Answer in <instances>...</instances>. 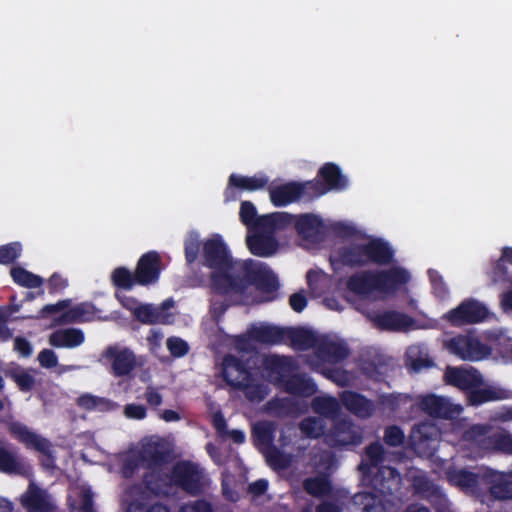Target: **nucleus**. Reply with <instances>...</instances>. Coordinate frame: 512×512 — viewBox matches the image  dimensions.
Masks as SVG:
<instances>
[{
  "label": "nucleus",
  "mask_w": 512,
  "mask_h": 512,
  "mask_svg": "<svg viewBox=\"0 0 512 512\" xmlns=\"http://www.w3.org/2000/svg\"><path fill=\"white\" fill-rule=\"evenodd\" d=\"M203 259V265L212 270L209 275L211 291L219 296H228L229 283L234 281L243 261L232 258L227 245L219 235L204 242Z\"/></svg>",
  "instance_id": "f257e3e1"
},
{
  "label": "nucleus",
  "mask_w": 512,
  "mask_h": 512,
  "mask_svg": "<svg viewBox=\"0 0 512 512\" xmlns=\"http://www.w3.org/2000/svg\"><path fill=\"white\" fill-rule=\"evenodd\" d=\"M363 482L372 491L356 493L351 499V512H386L382 498L393 495L400 486L401 476L398 470L391 466H382L373 470V474Z\"/></svg>",
  "instance_id": "f03ea898"
},
{
  "label": "nucleus",
  "mask_w": 512,
  "mask_h": 512,
  "mask_svg": "<svg viewBox=\"0 0 512 512\" xmlns=\"http://www.w3.org/2000/svg\"><path fill=\"white\" fill-rule=\"evenodd\" d=\"M237 272L234 281L229 283L228 296L243 295L252 285L263 293H275L279 289L277 276L258 261L244 260Z\"/></svg>",
  "instance_id": "7ed1b4c3"
},
{
  "label": "nucleus",
  "mask_w": 512,
  "mask_h": 512,
  "mask_svg": "<svg viewBox=\"0 0 512 512\" xmlns=\"http://www.w3.org/2000/svg\"><path fill=\"white\" fill-rule=\"evenodd\" d=\"M204 478V470L191 461L177 462L171 471L172 483L192 496L203 493Z\"/></svg>",
  "instance_id": "20e7f679"
},
{
  "label": "nucleus",
  "mask_w": 512,
  "mask_h": 512,
  "mask_svg": "<svg viewBox=\"0 0 512 512\" xmlns=\"http://www.w3.org/2000/svg\"><path fill=\"white\" fill-rule=\"evenodd\" d=\"M439 438L440 432L435 424L421 422L412 427L409 442L416 454L430 458L437 450Z\"/></svg>",
  "instance_id": "39448f33"
},
{
  "label": "nucleus",
  "mask_w": 512,
  "mask_h": 512,
  "mask_svg": "<svg viewBox=\"0 0 512 512\" xmlns=\"http://www.w3.org/2000/svg\"><path fill=\"white\" fill-rule=\"evenodd\" d=\"M449 351L464 361H479L490 354V348L473 335L459 334L447 344Z\"/></svg>",
  "instance_id": "423d86ee"
},
{
  "label": "nucleus",
  "mask_w": 512,
  "mask_h": 512,
  "mask_svg": "<svg viewBox=\"0 0 512 512\" xmlns=\"http://www.w3.org/2000/svg\"><path fill=\"white\" fill-rule=\"evenodd\" d=\"M489 316L488 308L473 298L465 299L456 308L451 309L447 321L453 326L476 324L485 321Z\"/></svg>",
  "instance_id": "0eeeda50"
},
{
  "label": "nucleus",
  "mask_w": 512,
  "mask_h": 512,
  "mask_svg": "<svg viewBox=\"0 0 512 512\" xmlns=\"http://www.w3.org/2000/svg\"><path fill=\"white\" fill-rule=\"evenodd\" d=\"M362 442V433L349 419L336 420L325 435V443L332 448L356 446Z\"/></svg>",
  "instance_id": "6e6552de"
},
{
  "label": "nucleus",
  "mask_w": 512,
  "mask_h": 512,
  "mask_svg": "<svg viewBox=\"0 0 512 512\" xmlns=\"http://www.w3.org/2000/svg\"><path fill=\"white\" fill-rule=\"evenodd\" d=\"M8 431L15 440L22 443L27 449L40 452L53 462L51 443L48 439L36 434L28 426L17 421L8 424Z\"/></svg>",
  "instance_id": "1a4fd4ad"
},
{
  "label": "nucleus",
  "mask_w": 512,
  "mask_h": 512,
  "mask_svg": "<svg viewBox=\"0 0 512 512\" xmlns=\"http://www.w3.org/2000/svg\"><path fill=\"white\" fill-rule=\"evenodd\" d=\"M262 365L270 381L279 388H282L288 377L297 369L292 357L278 354L265 356Z\"/></svg>",
  "instance_id": "9d476101"
},
{
  "label": "nucleus",
  "mask_w": 512,
  "mask_h": 512,
  "mask_svg": "<svg viewBox=\"0 0 512 512\" xmlns=\"http://www.w3.org/2000/svg\"><path fill=\"white\" fill-rule=\"evenodd\" d=\"M419 408L433 418L452 420L460 415L462 407L453 404L449 399L430 394L422 397L418 402Z\"/></svg>",
  "instance_id": "9b49d317"
},
{
  "label": "nucleus",
  "mask_w": 512,
  "mask_h": 512,
  "mask_svg": "<svg viewBox=\"0 0 512 512\" xmlns=\"http://www.w3.org/2000/svg\"><path fill=\"white\" fill-rule=\"evenodd\" d=\"M223 380L232 387L236 388V382L253 380L252 367L249 359H242L233 354H227L222 360Z\"/></svg>",
  "instance_id": "f8f14e48"
},
{
  "label": "nucleus",
  "mask_w": 512,
  "mask_h": 512,
  "mask_svg": "<svg viewBox=\"0 0 512 512\" xmlns=\"http://www.w3.org/2000/svg\"><path fill=\"white\" fill-rule=\"evenodd\" d=\"M102 357L111 362L110 373L115 377L128 376L136 367V357L129 348L108 346Z\"/></svg>",
  "instance_id": "ddd939ff"
},
{
  "label": "nucleus",
  "mask_w": 512,
  "mask_h": 512,
  "mask_svg": "<svg viewBox=\"0 0 512 512\" xmlns=\"http://www.w3.org/2000/svg\"><path fill=\"white\" fill-rule=\"evenodd\" d=\"M444 377L447 384L457 387L466 393L472 388L481 387L484 383L482 374L473 367L466 369L448 366Z\"/></svg>",
  "instance_id": "4468645a"
},
{
  "label": "nucleus",
  "mask_w": 512,
  "mask_h": 512,
  "mask_svg": "<svg viewBox=\"0 0 512 512\" xmlns=\"http://www.w3.org/2000/svg\"><path fill=\"white\" fill-rule=\"evenodd\" d=\"M161 273V258L158 252L149 251L143 254L136 265L137 285L148 286L158 281Z\"/></svg>",
  "instance_id": "2eb2a0df"
},
{
  "label": "nucleus",
  "mask_w": 512,
  "mask_h": 512,
  "mask_svg": "<svg viewBox=\"0 0 512 512\" xmlns=\"http://www.w3.org/2000/svg\"><path fill=\"white\" fill-rule=\"evenodd\" d=\"M376 291L392 294L410 280L409 272L402 267H391L386 270L375 271Z\"/></svg>",
  "instance_id": "dca6fc26"
},
{
  "label": "nucleus",
  "mask_w": 512,
  "mask_h": 512,
  "mask_svg": "<svg viewBox=\"0 0 512 512\" xmlns=\"http://www.w3.org/2000/svg\"><path fill=\"white\" fill-rule=\"evenodd\" d=\"M372 321L382 331H408L415 324L413 317L395 310L378 312Z\"/></svg>",
  "instance_id": "f3484780"
},
{
  "label": "nucleus",
  "mask_w": 512,
  "mask_h": 512,
  "mask_svg": "<svg viewBox=\"0 0 512 512\" xmlns=\"http://www.w3.org/2000/svg\"><path fill=\"white\" fill-rule=\"evenodd\" d=\"M362 244L367 266L370 264L387 266L394 261L395 251L384 239L373 238Z\"/></svg>",
  "instance_id": "a211bd4d"
},
{
  "label": "nucleus",
  "mask_w": 512,
  "mask_h": 512,
  "mask_svg": "<svg viewBox=\"0 0 512 512\" xmlns=\"http://www.w3.org/2000/svg\"><path fill=\"white\" fill-rule=\"evenodd\" d=\"M141 462L147 468H159L168 464L171 459V449L163 441H149L142 445L139 452Z\"/></svg>",
  "instance_id": "6ab92c4d"
},
{
  "label": "nucleus",
  "mask_w": 512,
  "mask_h": 512,
  "mask_svg": "<svg viewBox=\"0 0 512 512\" xmlns=\"http://www.w3.org/2000/svg\"><path fill=\"white\" fill-rule=\"evenodd\" d=\"M339 398L349 412L362 419L370 418L376 410L372 400L356 391L345 390L340 393Z\"/></svg>",
  "instance_id": "aec40b11"
},
{
  "label": "nucleus",
  "mask_w": 512,
  "mask_h": 512,
  "mask_svg": "<svg viewBox=\"0 0 512 512\" xmlns=\"http://www.w3.org/2000/svg\"><path fill=\"white\" fill-rule=\"evenodd\" d=\"M21 504L28 512H52L54 505L46 490L30 482L21 496Z\"/></svg>",
  "instance_id": "412c9836"
},
{
  "label": "nucleus",
  "mask_w": 512,
  "mask_h": 512,
  "mask_svg": "<svg viewBox=\"0 0 512 512\" xmlns=\"http://www.w3.org/2000/svg\"><path fill=\"white\" fill-rule=\"evenodd\" d=\"M314 349L317 358L329 363H339L349 355V349L344 343L326 337H318Z\"/></svg>",
  "instance_id": "4be33fe9"
},
{
  "label": "nucleus",
  "mask_w": 512,
  "mask_h": 512,
  "mask_svg": "<svg viewBox=\"0 0 512 512\" xmlns=\"http://www.w3.org/2000/svg\"><path fill=\"white\" fill-rule=\"evenodd\" d=\"M317 179L321 181L325 191H341L347 188L348 180L342 174L340 167L333 163L327 162L318 170Z\"/></svg>",
  "instance_id": "5701e85b"
},
{
  "label": "nucleus",
  "mask_w": 512,
  "mask_h": 512,
  "mask_svg": "<svg viewBox=\"0 0 512 512\" xmlns=\"http://www.w3.org/2000/svg\"><path fill=\"white\" fill-rule=\"evenodd\" d=\"M272 233L265 231L247 236L246 243L250 252L258 257L272 256L278 249V241Z\"/></svg>",
  "instance_id": "b1692460"
},
{
  "label": "nucleus",
  "mask_w": 512,
  "mask_h": 512,
  "mask_svg": "<svg viewBox=\"0 0 512 512\" xmlns=\"http://www.w3.org/2000/svg\"><path fill=\"white\" fill-rule=\"evenodd\" d=\"M285 327L270 324L253 325L248 329L250 338L259 344L279 345L284 343Z\"/></svg>",
  "instance_id": "393cba45"
},
{
  "label": "nucleus",
  "mask_w": 512,
  "mask_h": 512,
  "mask_svg": "<svg viewBox=\"0 0 512 512\" xmlns=\"http://www.w3.org/2000/svg\"><path fill=\"white\" fill-rule=\"evenodd\" d=\"M281 389L291 395L311 397L317 392V385L305 373H292Z\"/></svg>",
  "instance_id": "a878e982"
},
{
  "label": "nucleus",
  "mask_w": 512,
  "mask_h": 512,
  "mask_svg": "<svg viewBox=\"0 0 512 512\" xmlns=\"http://www.w3.org/2000/svg\"><path fill=\"white\" fill-rule=\"evenodd\" d=\"M318 336L310 329L304 327H287L284 333V343L290 342L293 349L307 351L314 348Z\"/></svg>",
  "instance_id": "bb28decb"
},
{
  "label": "nucleus",
  "mask_w": 512,
  "mask_h": 512,
  "mask_svg": "<svg viewBox=\"0 0 512 512\" xmlns=\"http://www.w3.org/2000/svg\"><path fill=\"white\" fill-rule=\"evenodd\" d=\"M490 494L498 500L512 499V470L508 472L491 471L487 474Z\"/></svg>",
  "instance_id": "cd10ccee"
},
{
  "label": "nucleus",
  "mask_w": 512,
  "mask_h": 512,
  "mask_svg": "<svg viewBox=\"0 0 512 512\" xmlns=\"http://www.w3.org/2000/svg\"><path fill=\"white\" fill-rule=\"evenodd\" d=\"M299 182L291 181L269 190L270 200L275 207H284L301 200Z\"/></svg>",
  "instance_id": "c85d7f7f"
},
{
  "label": "nucleus",
  "mask_w": 512,
  "mask_h": 512,
  "mask_svg": "<svg viewBox=\"0 0 512 512\" xmlns=\"http://www.w3.org/2000/svg\"><path fill=\"white\" fill-rule=\"evenodd\" d=\"M385 458V450L383 445L378 442H372L365 448V459L359 464L358 469L362 472V476L368 478L373 474V470L382 467Z\"/></svg>",
  "instance_id": "c756f323"
},
{
  "label": "nucleus",
  "mask_w": 512,
  "mask_h": 512,
  "mask_svg": "<svg viewBox=\"0 0 512 512\" xmlns=\"http://www.w3.org/2000/svg\"><path fill=\"white\" fill-rule=\"evenodd\" d=\"M84 340L83 331L77 328L59 329L49 336V344L55 348H75Z\"/></svg>",
  "instance_id": "7c9ffc66"
},
{
  "label": "nucleus",
  "mask_w": 512,
  "mask_h": 512,
  "mask_svg": "<svg viewBox=\"0 0 512 512\" xmlns=\"http://www.w3.org/2000/svg\"><path fill=\"white\" fill-rule=\"evenodd\" d=\"M375 271L366 270L351 275L346 283L347 289L356 295H369L376 291Z\"/></svg>",
  "instance_id": "2f4dec72"
},
{
  "label": "nucleus",
  "mask_w": 512,
  "mask_h": 512,
  "mask_svg": "<svg viewBox=\"0 0 512 512\" xmlns=\"http://www.w3.org/2000/svg\"><path fill=\"white\" fill-rule=\"evenodd\" d=\"M337 260L342 265L350 268L367 266L362 243H351L340 247L337 250Z\"/></svg>",
  "instance_id": "473e14b6"
},
{
  "label": "nucleus",
  "mask_w": 512,
  "mask_h": 512,
  "mask_svg": "<svg viewBox=\"0 0 512 512\" xmlns=\"http://www.w3.org/2000/svg\"><path fill=\"white\" fill-rule=\"evenodd\" d=\"M322 228V219L314 214H303L295 220V229L305 240H315Z\"/></svg>",
  "instance_id": "72a5a7b5"
},
{
  "label": "nucleus",
  "mask_w": 512,
  "mask_h": 512,
  "mask_svg": "<svg viewBox=\"0 0 512 512\" xmlns=\"http://www.w3.org/2000/svg\"><path fill=\"white\" fill-rule=\"evenodd\" d=\"M446 477L448 482L456 487L463 490L474 489L478 485L479 476L478 474L469 471L465 468H449L446 471Z\"/></svg>",
  "instance_id": "f704fd0d"
},
{
  "label": "nucleus",
  "mask_w": 512,
  "mask_h": 512,
  "mask_svg": "<svg viewBox=\"0 0 512 512\" xmlns=\"http://www.w3.org/2000/svg\"><path fill=\"white\" fill-rule=\"evenodd\" d=\"M133 316L143 324H166L168 315L150 304H141L133 309Z\"/></svg>",
  "instance_id": "c9c22d12"
},
{
  "label": "nucleus",
  "mask_w": 512,
  "mask_h": 512,
  "mask_svg": "<svg viewBox=\"0 0 512 512\" xmlns=\"http://www.w3.org/2000/svg\"><path fill=\"white\" fill-rule=\"evenodd\" d=\"M293 216L286 212H275L260 216L257 220L258 229L273 232L281 230L292 224Z\"/></svg>",
  "instance_id": "e433bc0d"
},
{
  "label": "nucleus",
  "mask_w": 512,
  "mask_h": 512,
  "mask_svg": "<svg viewBox=\"0 0 512 512\" xmlns=\"http://www.w3.org/2000/svg\"><path fill=\"white\" fill-rule=\"evenodd\" d=\"M268 183L265 175L241 176L231 174L228 179V188H238L244 191H256L264 188Z\"/></svg>",
  "instance_id": "4c0bfd02"
},
{
  "label": "nucleus",
  "mask_w": 512,
  "mask_h": 512,
  "mask_svg": "<svg viewBox=\"0 0 512 512\" xmlns=\"http://www.w3.org/2000/svg\"><path fill=\"white\" fill-rule=\"evenodd\" d=\"M252 438L257 446L270 448L274 445L275 425L272 422H257L252 427Z\"/></svg>",
  "instance_id": "58836bf2"
},
{
  "label": "nucleus",
  "mask_w": 512,
  "mask_h": 512,
  "mask_svg": "<svg viewBox=\"0 0 512 512\" xmlns=\"http://www.w3.org/2000/svg\"><path fill=\"white\" fill-rule=\"evenodd\" d=\"M304 491L313 497H323L331 493L332 485L327 475L308 477L303 481Z\"/></svg>",
  "instance_id": "ea45409f"
},
{
  "label": "nucleus",
  "mask_w": 512,
  "mask_h": 512,
  "mask_svg": "<svg viewBox=\"0 0 512 512\" xmlns=\"http://www.w3.org/2000/svg\"><path fill=\"white\" fill-rule=\"evenodd\" d=\"M311 406L315 413L327 418L337 417L341 409L338 400L332 396H317Z\"/></svg>",
  "instance_id": "a19ab883"
},
{
  "label": "nucleus",
  "mask_w": 512,
  "mask_h": 512,
  "mask_svg": "<svg viewBox=\"0 0 512 512\" xmlns=\"http://www.w3.org/2000/svg\"><path fill=\"white\" fill-rule=\"evenodd\" d=\"M485 450L512 455V435L506 432H496L485 440Z\"/></svg>",
  "instance_id": "79ce46f5"
},
{
  "label": "nucleus",
  "mask_w": 512,
  "mask_h": 512,
  "mask_svg": "<svg viewBox=\"0 0 512 512\" xmlns=\"http://www.w3.org/2000/svg\"><path fill=\"white\" fill-rule=\"evenodd\" d=\"M235 390L242 391L250 402L260 403L267 396L266 386L262 383H255V379L244 382H236Z\"/></svg>",
  "instance_id": "37998d69"
},
{
  "label": "nucleus",
  "mask_w": 512,
  "mask_h": 512,
  "mask_svg": "<svg viewBox=\"0 0 512 512\" xmlns=\"http://www.w3.org/2000/svg\"><path fill=\"white\" fill-rule=\"evenodd\" d=\"M145 495L146 490L143 484L136 483L127 487L125 490V501L127 502V511H141L145 506V503L143 502L145 499Z\"/></svg>",
  "instance_id": "c03bdc74"
},
{
  "label": "nucleus",
  "mask_w": 512,
  "mask_h": 512,
  "mask_svg": "<svg viewBox=\"0 0 512 512\" xmlns=\"http://www.w3.org/2000/svg\"><path fill=\"white\" fill-rule=\"evenodd\" d=\"M502 399L500 391L494 388H472L467 393V400L471 406H479L487 402H492Z\"/></svg>",
  "instance_id": "a18cd8bd"
},
{
  "label": "nucleus",
  "mask_w": 512,
  "mask_h": 512,
  "mask_svg": "<svg viewBox=\"0 0 512 512\" xmlns=\"http://www.w3.org/2000/svg\"><path fill=\"white\" fill-rule=\"evenodd\" d=\"M10 275L16 284L25 288H38L43 284L40 276L20 266L11 268Z\"/></svg>",
  "instance_id": "49530a36"
},
{
  "label": "nucleus",
  "mask_w": 512,
  "mask_h": 512,
  "mask_svg": "<svg viewBox=\"0 0 512 512\" xmlns=\"http://www.w3.org/2000/svg\"><path fill=\"white\" fill-rule=\"evenodd\" d=\"M111 282L115 288L129 291L137 285L136 274L131 273L126 267H117L111 274Z\"/></svg>",
  "instance_id": "de8ad7c7"
},
{
  "label": "nucleus",
  "mask_w": 512,
  "mask_h": 512,
  "mask_svg": "<svg viewBox=\"0 0 512 512\" xmlns=\"http://www.w3.org/2000/svg\"><path fill=\"white\" fill-rule=\"evenodd\" d=\"M22 463L17 456L10 452L0 440V471L4 473H19Z\"/></svg>",
  "instance_id": "09e8293b"
},
{
  "label": "nucleus",
  "mask_w": 512,
  "mask_h": 512,
  "mask_svg": "<svg viewBox=\"0 0 512 512\" xmlns=\"http://www.w3.org/2000/svg\"><path fill=\"white\" fill-rule=\"evenodd\" d=\"M409 396L400 393L381 394L378 397L377 404L390 413H396L401 404L407 403Z\"/></svg>",
  "instance_id": "8fccbe9b"
},
{
  "label": "nucleus",
  "mask_w": 512,
  "mask_h": 512,
  "mask_svg": "<svg viewBox=\"0 0 512 512\" xmlns=\"http://www.w3.org/2000/svg\"><path fill=\"white\" fill-rule=\"evenodd\" d=\"M265 456L268 464L274 469H287L291 465V457L275 445L267 449Z\"/></svg>",
  "instance_id": "3c124183"
},
{
  "label": "nucleus",
  "mask_w": 512,
  "mask_h": 512,
  "mask_svg": "<svg viewBox=\"0 0 512 512\" xmlns=\"http://www.w3.org/2000/svg\"><path fill=\"white\" fill-rule=\"evenodd\" d=\"M301 432L309 437V438H319L321 436H325V427L321 420L315 417H308L301 421L300 423Z\"/></svg>",
  "instance_id": "603ef678"
},
{
  "label": "nucleus",
  "mask_w": 512,
  "mask_h": 512,
  "mask_svg": "<svg viewBox=\"0 0 512 512\" xmlns=\"http://www.w3.org/2000/svg\"><path fill=\"white\" fill-rule=\"evenodd\" d=\"M299 186L302 187L301 199H305L307 201L314 200L327 193L324 186L321 184V181L317 178L310 181L299 182Z\"/></svg>",
  "instance_id": "864d4df0"
},
{
  "label": "nucleus",
  "mask_w": 512,
  "mask_h": 512,
  "mask_svg": "<svg viewBox=\"0 0 512 512\" xmlns=\"http://www.w3.org/2000/svg\"><path fill=\"white\" fill-rule=\"evenodd\" d=\"M383 441L389 447H400L405 442L404 431L397 425H389L384 429Z\"/></svg>",
  "instance_id": "5fc2aeb1"
},
{
  "label": "nucleus",
  "mask_w": 512,
  "mask_h": 512,
  "mask_svg": "<svg viewBox=\"0 0 512 512\" xmlns=\"http://www.w3.org/2000/svg\"><path fill=\"white\" fill-rule=\"evenodd\" d=\"M488 427L482 424L472 425L464 432V439L478 443L485 450V440L488 438Z\"/></svg>",
  "instance_id": "6e6d98bb"
},
{
  "label": "nucleus",
  "mask_w": 512,
  "mask_h": 512,
  "mask_svg": "<svg viewBox=\"0 0 512 512\" xmlns=\"http://www.w3.org/2000/svg\"><path fill=\"white\" fill-rule=\"evenodd\" d=\"M241 222L248 227H255L258 229L257 220V211L254 204L250 201H243L240 205L239 212Z\"/></svg>",
  "instance_id": "4d7b16f0"
},
{
  "label": "nucleus",
  "mask_w": 512,
  "mask_h": 512,
  "mask_svg": "<svg viewBox=\"0 0 512 512\" xmlns=\"http://www.w3.org/2000/svg\"><path fill=\"white\" fill-rule=\"evenodd\" d=\"M22 246L19 242H12L0 246V264H11L21 254Z\"/></svg>",
  "instance_id": "13d9d810"
},
{
  "label": "nucleus",
  "mask_w": 512,
  "mask_h": 512,
  "mask_svg": "<svg viewBox=\"0 0 512 512\" xmlns=\"http://www.w3.org/2000/svg\"><path fill=\"white\" fill-rule=\"evenodd\" d=\"M506 260L501 256L493 265L491 277L495 283H510L512 284V275L509 274Z\"/></svg>",
  "instance_id": "bf43d9fd"
},
{
  "label": "nucleus",
  "mask_w": 512,
  "mask_h": 512,
  "mask_svg": "<svg viewBox=\"0 0 512 512\" xmlns=\"http://www.w3.org/2000/svg\"><path fill=\"white\" fill-rule=\"evenodd\" d=\"M142 484L146 491L156 496L164 493L162 488V479L159 474L154 472H147L144 474Z\"/></svg>",
  "instance_id": "052dcab7"
},
{
  "label": "nucleus",
  "mask_w": 512,
  "mask_h": 512,
  "mask_svg": "<svg viewBox=\"0 0 512 512\" xmlns=\"http://www.w3.org/2000/svg\"><path fill=\"white\" fill-rule=\"evenodd\" d=\"M11 377L22 392L31 391L35 385L34 376L27 371L14 372Z\"/></svg>",
  "instance_id": "680f3d73"
},
{
  "label": "nucleus",
  "mask_w": 512,
  "mask_h": 512,
  "mask_svg": "<svg viewBox=\"0 0 512 512\" xmlns=\"http://www.w3.org/2000/svg\"><path fill=\"white\" fill-rule=\"evenodd\" d=\"M166 344L170 354L175 358L183 357L189 351L188 343L179 337H169Z\"/></svg>",
  "instance_id": "e2e57ef3"
},
{
  "label": "nucleus",
  "mask_w": 512,
  "mask_h": 512,
  "mask_svg": "<svg viewBox=\"0 0 512 512\" xmlns=\"http://www.w3.org/2000/svg\"><path fill=\"white\" fill-rule=\"evenodd\" d=\"M200 249V242L198 236L190 235L184 242L185 259L188 264L196 261Z\"/></svg>",
  "instance_id": "0e129e2a"
},
{
  "label": "nucleus",
  "mask_w": 512,
  "mask_h": 512,
  "mask_svg": "<svg viewBox=\"0 0 512 512\" xmlns=\"http://www.w3.org/2000/svg\"><path fill=\"white\" fill-rule=\"evenodd\" d=\"M124 415L128 419L143 420L147 416V409L142 404L130 403L124 407Z\"/></svg>",
  "instance_id": "69168bd1"
},
{
  "label": "nucleus",
  "mask_w": 512,
  "mask_h": 512,
  "mask_svg": "<svg viewBox=\"0 0 512 512\" xmlns=\"http://www.w3.org/2000/svg\"><path fill=\"white\" fill-rule=\"evenodd\" d=\"M86 313L84 304L76 305L62 315V320L68 323H76L84 320V315Z\"/></svg>",
  "instance_id": "338daca9"
},
{
  "label": "nucleus",
  "mask_w": 512,
  "mask_h": 512,
  "mask_svg": "<svg viewBox=\"0 0 512 512\" xmlns=\"http://www.w3.org/2000/svg\"><path fill=\"white\" fill-rule=\"evenodd\" d=\"M179 512H213V508L208 501L198 499L182 506Z\"/></svg>",
  "instance_id": "774afa93"
}]
</instances>
